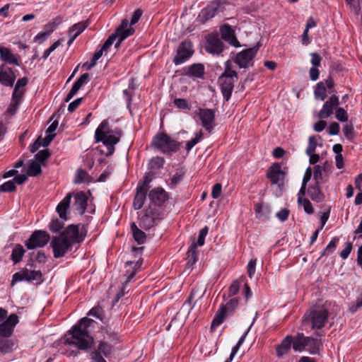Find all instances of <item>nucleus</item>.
Here are the masks:
<instances>
[{
	"instance_id": "1",
	"label": "nucleus",
	"mask_w": 362,
	"mask_h": 362,
	"mask_svg": "<svg viewBox=\"0 0 362 362\" xmlns=\"http://www.w3.org/2000/svg\"><path fill=\"white\" fill-rule=\"evenodd\" d=\"M93 320L87 317H83L77 324L67 332L65 335V344L74 345L81 350L90 349L93 343V338L89 334L88 327Z\"/></svg>"
},
{
	"instance_id": "2",
	"label": "nucleus",
	"mask_w": 362,
	"mask_h": 362,
	"mask_svg": "<svg viewBox=\"0 0 362 362\" xmlns=\"http://www.w3.org/2000/svg\"><path fill=\"white\" fill-rule=\"evenodd\" d=\"M122 136L120 129L112 130L109 128L107 120H103L95 132V138L97 142H103L107 147L106 156H111L115 151V146L119 141Z\"/></svg>"
},
{
	"instance_id": "3",
	"label": "nucleus",
	"mask_w": 362,
	"mask_h": 362,
	"mask_svg": "<svg viewBox=\"0 0 362 362\" xmlns=\"http://www.w3.org/2000/svg\"><path fill=\"white\" fill-rule=\"evenodd\" d=\"M129 21L127 19H123L119 26L116 29L115 32L108 37L105 43L103 45L100 50L95 52L93 56V61H97L103 56V52L107 50L114 42L117 40L115 47L118 48L121 42L129 36L134 33L133 28H128Z\"/></svg>"
},
{
	"instance_id": "4",
	"label": "nucleus",
	"mask_w": 362,
	"mask_h": 362,
	"mask_svg": "<svg viewBox=\"0 0 362 362\" xmlns=\"http://www.w3.org/2000/svg\"><path fill=\"white\" fill-rule=\"evenodd\" d=\"M328 311L325 308L314 307L307 312L303 319L301 329L306 330L308 327L311 329H322L328 320Z\"/></svg>"
},
{
	"instance_id": "5",
	"label": "nucleus",
	"mask_w": 362,
	"mask_h": 362,
	"mask_svg": "<svg viewBox=\"0 0 362 362\" xmlns=\"http://www.w3.org/2000/svg\"><path fill=\"white\" fill-rule=\"evenodd\" d=\"M238 74L232 69L229 62L225 64V70L218 79L220 88L223 96V99L228 101L231 96L235 81H238Z\"/></svg>"
},
{
	"instance_id": "6",
	"label": "nucleus",
	"mask_w": 362,
	"mask_h": 362,
	"mask_svg": "<svg viewBox=\"0 0 362 362\" xmlns=\"http://www.w3.org/2000/svg\"><path fill=\"white\" fill-rule=\"evenodd\" d=\"M152 145L163 153L175 152L180 148V144L168 136L166 134H156Z\"/></svg>"
},
{
	"instance_id": "7",
	"label": "nucleus",
	"mask_w": 362,
	"mask_h": 362,
	"mask_svg": "<svg viewBox=\"0 0 362 362\" xmlns=\"http://www.w3.org/2000/svg\"><path fill=\"white\" fill-rule=\"evenodd\" d=\"M22 281L35 282L36 285H40L43 281L42 274L40 270H30L25 268L13 275L11 284L13 286L15 284Z\"/></svg>"
},
{
	"instance_id": "8",
	"label": "nucleus",
	"mask_w": 362,
	"mask_h": 362,
	"mask_svg": "<svg viewBox=\"0 0 362 362\" xmlns=\"http://www.w3.org/2000/svg\"><path fill=\"white\" fill-rule=\"evenodd\" d=\"M259 48V43L253 47L246 49L242 52H238L235 59L234 62L240 69H247L252 66L253 59L255 57L258 49Z\"/></svg>"
},
{
	"instance_id": "9",
	"label": "nucleus",
	"mask_w": 362,
	"mask_h": 362,
	"mask_svg": "<svg viewBox=\"0 0 362 362\" xmlns=\"http://www.w3.org/2000/svg\"><path fill=\"white\" fill-rule=\"evenodd\" d=\"M50 239L47 232L44 230L34 231L29 239L25 242V246L28 250H33L37 247H42Z\"/></svg>"
},
{
	"instance_id": "10",
	"label": "nucleus",
	"mask_w": 362,
	"mask_h": 362,
	"mask_svg": "<svg viewBox=\"0 0 362 362\" xmlns=\"http://www.w3.org/2000/svg\"><path fill=\"white\" fill-rule=\"evenodd\" d=\"M238 305V300L236 298L230 299L226 305H221L214 317L211 328L214 329L219 326L223 322L227 311L232 312Z\"/></svg>"
},
{
	"instance_id": "11",
	"label": "nucleus",
	"mask_w": 362,
	"mask_h": 362,
	"mask_svg": "<svg viewBox=\"0 0 362 362\" xmlns=\"http://www.w3.org/2000/svg\"><path fill=\"white\" fill-rule=\"evenodd\" d=\"M192 44L190 41L182 42L178 48L177 54L173 59V62L176 64H181L189 59L193 54Z\"/></svg>"
},
{
	"instance_id": "12",
	"label": "nucleus",
	"mask_w": 362,
	"mask_h": 362,
	"mask_svg": "<svg viewBox=\"0 0 362 362\" xmlns=\"http://www.w3.org/2000/svg\"><path fill=\"white\" fill-rule=\"evenodd\" d=\"M197 115L201 120L202 127L209 132H211L215 126V111L211 109L199 108Z\"/></svg>"
},
{
	"instance_id": "13",
	"label": "nucleus",
	"mask_w": 362,
	"mask_h": 362,
	"mask_svg": "<svg viewBox=\"0 0 362 362\" xmlns=\"http://www.w3.org/2000/svg\"><path fill=\"white\" fill-rule=\"evenodd\" d=\"M51 247H52L54 257L59 258L64 256L66 252L71 247V245L61 236H55L52 238L51 241Z\"/></svg>"
},
{
	"instance_id": "14",
	"label": "nucleus",
	"mask_w": 362,
	"mask_h": 362,
	"mask_svg": "<svg viewBox=\"0 0 362 362\" xmlns=\"http://www.w3.org/2000/svg\"><path fill=\"white\" fill-rule=\"evenodd\" d=\"M160 219V214L156 207H148L144 210V215L141 218V226L145 228H151Z\"/></svg>"
},
{
	"instance_id": "15",
	"label": "nucleus",
	"mask_w": 362,
	"mask_h": 362,
	"mask_svg": "<svg viewBox=\"0 0 362 362\" xmlns=\"http://www.w3.org/2000/svg\"><path fill=\"white\" fill-rule=\"evenodd\" d=\"M224 45L217 34H210L206 37V50L213 54H218L223 50Z\"/></svg>"
},
{
	"instance_id": "16",
	"label": "nucleus",
	"mask_w": 362,
	"mask_h": 362,
	"mask_svg": "<svg viewBox=\"0 0 362 362\" xmlns=\"http://www.w3.org/2000/svg\"><path fill=\"white\" fill-rule=\"evenodd\" d=\"M62 238L71 245L79 243L83 240V237L78 233V227L76 225H69L60 235Z\"/></svg>"
},
{
	"instance_id": "17",
	"label": "nucleus",
	"mask_w": 362,
	"mask_h": 362,
	"mask_svg": "<svg viewBox=\"0 0 362 362\" xmlns=\"http://www.w3.org/2000/svg\"><path fill=\"white\" fill-rule=\"evenodd\" d=\"M16 76L11 68L0 66V84L6 87H13Z\"/></svg>"
},
{
	"instance_id": "18",
	"label": "nucleus",
	"mask_w": 362,
	"mask_h": 362,
	"mask_svg": "<svg viewBox=\"0 0 362 362\" xmlns=\"http://www.w3.org/2000/svg\"><path fill=\"white\" fill-rule=\"evenodd\" d=\"M339 104V98L337 95H333L330 96L329 100L324 103L322 108L319 112L318 117L320 119L329 117L332 115L334 108L337 107Z\"/></svg>"
},
{
	"instance_id": "19",
	"label": "nucleus",
	"mask_w": 362,
	"mask_h": 362,
	"mask_svg": "<svg viewBox=\"0 0 362 362\" xmlns=\"http://www.w3.org/2000/svg\"><path fill=\"white\" fill-rule=\"evenodd\" d=\"M321 337L322 334L318 332L311 337H306L305 350L308 351L311 354H318L322 346Z\"/></svg>"
},
{
	"instance_id": "20",
	"label": "nucleus",
	"mask_w": 362,
	"mask_h": 362,
	"mask_svg": "<svg viewBox=\"0 0 362 362\" xmlns=\"http://www.w3.org/2000/svg\"><path fill=\"white\" fill-rule=\"evenodd\" d=\"M220 32L221 38L228 42L230 45L235 47H239L241 46L235 36L234 30L229 25L224 24L221 26Z\"/></svg>"
},
{
	"instance_id": "21",
	"label": "nucleus",
	"mask_w": 362,
	"mask_h": 362,
	"mask_svg": "<svg viewBox=\"0 0 362 362\" xmlns=\"http://www.w3.org/2000/svg\"><path fill=\"white\" fill-rule=\"evenodd\" d=\"M267 176L272 184H277L279 181L284 180L285 173L281 170L279 163H274L269 168Z\"/></svg>"
},
{
	"instance_id": "22",
	"label": "nucleus",
	"mask_w": 362,
	"mask_h": 362,
	"mask_svg": "<svg viewBox=\"0 0 362 362\" xmlns=\"http://www.w3.org/2000/svg\"><path fill=\"white\" fill-rule=\"evenodd\" d=\"M74 199L75 200L73 204V208L79 214H83L86 211L87 206V196L83 192H79L74 194Z\"/></svg>"
},
{
	"instance_id": "23",
	"label": "nucleus",
	"mask_w": 362,
	"mask_h": 362,
	"mask_svg": "<svg viewBox=\"0 0 362 362\" xmlns=\"http://www.w3.org/2000/svg\"><path fill=\"white\" fill-rule=\"evenodd\" d=\"M0 60L6 64L19 66L16 56L8 47L0 46Z\"/></svg>"
},
{
	"instance_id": "24",
	"label": "nucleus",
	"mask_w": 362,
	"mask_h": 362,
	"mask_svg": "<svg viewBox=\"0 0 362 362\" xmlns=\"http://www.w3.org/2000/svg\"><path fill=\"white\" fill-rule=\"evenodd\" d=\"M28 83V78L27 77H23L19 78L14 87V90L12 94L13 99L16 100V103L18 100H21L25 90L23 89Z\"/></svg>"
},
{
	"instance_id": "25",
	"label": "nucleus",
	"mask_w": 362,
	"mask_h": 362,
	"mask_svg": "<svg viewBox=\"0 0 362 362\" xmlns=\"http://www.w3.org/2000/svg\"><path fill=\"white\" fill-rule=\"evenodd\" d=\"M151 201L156 205H161L167 199V194L162 188H156L150 191L148 194Z\"/></svg>"
},
{
	"instance_id": "26",
	"label": "nucleus",
	"mask_w": 362,
	"mask_h": 362,
	"mask_svg": "<svg viewBox=\"0 0 362 362\" xmlns=\"http://www.w3.org/2000/svg\"><path fill=\"white\" fill-rule=\"evenodd\" d=\"M221 5V3L219 1H212L206 8L201 11L199 17L202 18L204 21H207L213 18Z\"/></svg>"
},
{
	"instance_id": "27",
	"label": "nucleus",
	"mask_w": 362,
	"mask_h": 362,
	"mask_svg": "<svg viewBox=\"0 0 362 362\" xmlns=\"http://www.w3.org/2000/svg\"><path fill=\"white\" fill-rule=\"evenodd\" d=\"M89 74L88 73H85L82 74L79 78L74 83L71 90L66 95L65 99L66 102H69L79 90V89L88 81Z\"/></svg>"
},
{
	"instance_id": "28",
	"label": "nucleus",
	"mask_w": 362,
	"mask_h": 362,
	"mask_svg": "<svg viewBox=\"0 0 362 362\" xmlns=\"http://www.w3.org/2000/svg\"><path fill=\"white\" fill-rule=\"evenodd\" d=\"M72 194H67L66 196L62 200L57 206V211L62 219L66 220V211L69 208Z\"/></svg>"
},
{
	"instance_id": "29",
	"label": "nucleus",
	"mask_w": 362,
	"mask_h": 362,
	"mask_svg": "<svg viewBox=\"0 0 362 362\" xmlns=\"http://www.w3.org/2000/svg\"><path fill=\"white\" fill-rule=\"evenodd\" d=\"M86 27L87 23L83 21L74 24L69 31V40L68 45H70Z\"/></svg>"
},
{
	"instance_id": "30",
	"label": "nucleus",
	"mask_w": 362,
	"mask_h": 362,
	"mask_svg": "<svg viewBox=\"0 0 362 362\" xmlns=\"http://www.w3.org/2000/svg\"><path fill=\"white\" fill-rule=\"evenodd\" d=\"M293 341L291 336L286 337L280 344L276 346V352L278 357H283L289 351Z\"/></svg>"
},
{
	"instance_id": "31",
	"label": "nucleus",
	"mask_w": 362,
	"mask_h": 362,
	"mask_svg": "<svg viewBox=\"0 0 362 362\" xmlns=\"http://www.w3.org/2000/svg\"><path fill=\"white\" fill-rule=\"evenodd\" d=\"M308 193L313 201L321 202L325 199V195L320 188V183H315L308 189Z\"/></svg>"
},
{
	"instance_id": "32",
	"label": "nucleus",
	"mask_w": 362,
	"mask_h": 362,
	"mask_svg": "<svg viewBox=\"0 0 362 362\" xmlns=\"http://www.w3.org/2000/svg\"><path fill=\"white\" fill-rule=\"evenodd\" d=\"M147 192L146 188L137 187L133 203L134 209L139 210L141 209L146 200Z\"/></svg>"
},
{
	"instance_id": "33",
	"label": "nucleus",
	"mask_w": 362,
	"mask_h": 362,
	"mask_svg": "<svg viewBox=\"0 0 362 362\" xmlns=\"http://www.w3.org/2000/svg\"><path fill=\"white\" fill-rule=\"evenodd\" d=\"M204 67L202 64H194L187 67L186 75L194 78H203Z\"/></svg>"
},
{
	"instance_id": "34",
	"label": "nucleus",
	"mask_w": 362,
	"mask_h": 362,
	"mask_svg": "<svg viewBox=\"0 0 362 362\" xmlns=\"http://www.w3.org/2000/svg\"><path fill=\"white\" fill-rule=\"evenodd\" d=\"M305 339L306 337H305L303 333H298V334L293 338L292 345L294 351L301 352L305 350Z\"/></svg>"
},
{
	"instance_id": "35",
	"label": "nucleus",
	"mask_w": 362,
	"mask_h": 362,
	"mask_svg": "<svg viewBox=\"0 0 362 362\" xmlns=\"http://www.w3.org/2000/svg\"><path fill=\"white\" fill-rule=\"evenodd\" d=\"M131 229L133 233L134 238L135 241L139 244L141 245L144 243L146 239V236L144 232L138 228L136 225L134 223H132L131 225Z\"/></svg>"
},
{
	"instance_id": "36",
	"label": "nucleus",
	"mask_w": 362,
	"mask_h": 362,
	"mask_svg": "<svg viewBox=\"0 0 362 362\" xmlns=\"http://www.w3.org/2000/svg\"><path fill=\"white\" fill-rule=\"evenodd\" d=\"M41 163L37 160H31L29 162V166L27 170V175L35 177L42 173Z\"/></svg>"
},
{
	"instance_id": "37",
	"label": "nucleus",
	"mask_w": 362,
	"mask_h": 362,
	"mask_svg": "<svg viewBox=\"0 0 362 362\" xmlns=\"http://www.w3.org/2000/svg\"><path fill=\"white\" fill-rule=\"evenodd\" d=\"M187 267L189 269H191L194 264L197 260V245H192L189 249L187 251Z\"/></svg>"
},
{
	"instance_id": "38",
	"label": "nucleus",
	"mask_w": 362,
	"mask_h": 362,
	"mask_svg": "<svg viewBox=\"0 0 362 362\" xmlns=\"http://www.w3.org/2000/svg\"><path fill=\"white\" fill-rule=\"evenodd\" d=\"M314 95L316 100H324L327 97V90L325 85V83L322 81L317 83L315 90Z\"/></svg>"
},
{
	"instance_id": "39",
	"label": "nucleus",
	"mask_w": 362,
	"mask_h": 362,
	"mask_svg": "<svg viewBox=\"0 0 362 362\" xmlns=\"http://www.w3.org/2000/svg\"><path fill=\"white\" fill-rule=\"evenodd\" d=\"M25 250L23 249V246L21 245H16L15 247L12 250V253L11 255V259L14 264H17L20 262L22 259L23 256L24 255Z\"/></svg>"
},
{
	"instance_id": "40",
	"label": "nucleus",
	"mask_w": 362,
	"mask_h": 362,
	"mask_svg": "<svg viewBox=\"0 0 362 362\" xmlns=\"http://www.w3.org/2000/svg\"><path fill=\"white\" fill-rule=\"evenodd\" d=\"M94 351H98L100 355L108 357L112 351V346L107 342L100 341L98 346V349Z\"/></svg>"
},
{
	"instance_id": "41",
	"label": "nucleus",
	"mask_w": 362,
	"mask_h": 362,
	"mask_svg": "<svg viewBox=\"0 0 362 362\" xmlns=\"http://www.w3.org/2000/svg\"><path fill=\"white\" fill-rule=\"evenodd\" d=\"M15 343L11 339H0V351L8 353L13 350Z\"/></svg>"
},
{
	"instance_id": "42",
	"label": "nucleus",
	"mask_w": 362,
	"mask_h": 362,
	"mask_svg": "<svg viewBox=\"0 0 362 362\" xmlns=\"http://www.w3.org/2000/svg\"><path fill=\"white\" fill-rule=\"evenodd\" d=\"M64 226V221L57 218L52 220L49 228L53 233L59 231Z\"/></svg>"
},
{
	"instance_id": "43",
	"label": "nucleus",
	"mask_w": 362,
	"mask_h": 362,
	"mask_svg": "<svg viewBox=\"0 0 362 362\" xmlns=\"http://www.w3.org/2000/svg\"><path fill=\"white\" fill-rule=\"evenodd\" d=\"M202 136L203 134L201 130L199 132L196 133L195 137L187 142V151H190L202 139Z\"/></svg>"
},
{
	"instance_id": "44",
	"label": "nucleus",
	"mask_w": 362,
	"mask_h": 362,
	"mask_svg": "<svg viewBox=\"0 0 362 362\" xmlns=\"http://www.w3.org/2000/svg\"><path fill=\"white\" fill-rule=\"evenodd\" d=\"M88 180V173L82 169H78L75 177V183H81Z\"/></svg>"
},
{
	"instance_id": "45",
	"label": "nucleus",
	"mask_w": 362,
	"mask_h": 362,
	"mask_svg": "<svg viewBox=\"0 0 362 362\" xmlns=\"http://www.w3.org/2000/svg\"><path fill=\"white\" fill-rule=\"evenodd\" d=\"M13 329L11 328V326L6 325V323H1L0 324V336L4 337H10L13 333Z\"/></svg>"
},
{
	"instance_id": "46",
	"label": "nucleus",
	"mask_w": 362,
	"mask_h": 362,
	"mask_svg": "<svg viewBox=\"0 0 362 362\" xmlns=\"http://www.w3.org/2000/svg\"><path fill=\"white\" fill-rule=\"evenodd\" d=\"M49 156L50 153L48 149L42 150L35 154L34 160H37L42 164Z\"/></svg>"
},
{
	"instance_id": "47",
	"label": "nucleus",
	"mask_w": 362,
	"mask_h": 362,
	"mask_svg": "<svg viewBox=\"0 0 362 362\" xmlns=\"http://www.w3.org/2000/svg\"><path fill=\"white\" fill-rule=\"evenodd\" d=\"M343 133L344 136L348 140H351L354 138V127L351 124H346L343 127Z\"/></svg>"
},
{
	"instance_id": "48",
	"label": "nucleus",
	"mask_w": 362,
	"mask_h": 362,
	"mask_svg": "<svg viewBox=\"0 0 362 362\" xmlns=\"http://www.w3.org/2000/svg\"><path fill=\"white\" fill-rule=\"evenodd\" d=\"M16 185L14 180H9L4 182L0 186V190L1 192H13L16 190Z\"/></svg>"
},
{
	"instance_id": "49",
	"label": "nucleus",
	"mask_w": 362,
	"mask_h": 362,
	"mask_svg": "<svg viewBox=\"0 0 362 362\" xmlns=\"http://www.w3.org/2000/svg\"><path fill=\"white\" fill-rule=\"evenodd\" d=\"M317 147V141L315 136H310L308 139V146L306 148V153L310 155L315 151Z\"/></svg>"
},
{
	"instance_id": "50",
	"label": "nucleus",
	"mask_w": 362,
	"mask_h": 362,
	"mask_svg": "<svg viewBox=\"0 0 362 362\" xmlns=\"http://www.w3.org/2000/svg\"><path fill=\"white\" fill-rule=\"evenodd\" d=\"M338 242V239L334 238H333L329 243L327 245L326 248L323 250L322 255H329L331 254L334 250L336 248L337 243Z\"/></svg>"
},
{
	"instance_id": "51",
	"label": "nucleus",
	"mask_w": 362,
	"mask_h": 362,
	"mask_svg": "<svg viewBox=\"0 0 362 362\" xmlns=\"http://www.w3.org/2000/svg\"><path fill=\"white\" fill-rule=\"evenodd\" d=\"M335 116H336V118L340 121V122H347L348 120V115H347V112L346 111L342 108V107H339L337 110H336V113H335Z\"/></svg>"
},
{
	"instance_id": "52",
	"label": "nucleus",
	"mask_w": 362,
	"mask_h": 362,
	"mask_svg": "<svg viewBox=\"0 0 362 362\" xmlns=\"http://www.w3.org/2000/svg\"><path fill=\"white\" fill-rule=\"evenodd\" d=\"M208 233V227L205 226L202 228L199 233V237L197 243H194L193 245H196L197 246H202L204 244V239Z\"/></svg>"
},
{
	"instance_id": "53",
	"label": "nucleus",
	"mask_w": 362,
	"mask_h": 362,
	"mask_svg": "<svg viewBox=\"0 0 362 362\" xmlns=\"http://www.w3.org/2000/svg\"><path fill=\"white\" fill-rule=\"evenodd\" d=\"M240 283L238 281H234L229 287L228 295L230 297L235 296L240 290Z\"/></svg>"
},
{
	"instance_id": "54",
	"label": "nucleus",
	"mask_w": 362,
	"mask_h": 362,
	"mask_svg": "<svg viewBox=\"0 0 362 362\" xmlns=\"http://www.w3.org/2000/svg\"><path fill=\"white\" fill-rule=\"evenodd\" d=\"M174 104L179 108L181 109H190V105H189L187 100L183 98H177L174 100Z\"/></svg>"
},
{
	"instance_id": "55",
	"label": "nucleus",
	"mask_w": 362,
	"mask_h": 362,
	"mask_svg": "<svg viewBox=\"0 0 362 362\" xmlns=\"http://www.w3.org/2000/svg\"><path fill=\"white\" fill-rule=\"evenodd\" d=\"M313 177L315 180V183H320L322 180V167L317 165L314 167Z\"/></svg>"
},
{
	"instance_id": "56",
	"label": "nucleus",
	"mask_w": 362,
	"mask_h": 362,
	"mask_svg": "<svg viewBox=\"0 0 362 362\" xmlns=\"http://www.w3.org/2000/svg\"><path fill=\"white\" fill-rule=\"evenodd\" d=\"M303 206V209L308 214H312L314 212L312 204L308 199H303L301 204Z\"/></svg>"
},
{
	"instance_id": "57",
	"label": "nucleus",
	"mask_w": 362,
	"mask_h": 362,
	"mask_svg": "<svg viewBox=\"0 0 362 362\" xmlns=\"http://www.w3.org/2000/svg\"><path fill=\"white\" fill-rule=\"evenodd\" d=\"M353 245L351 243H346L345 248L340 252V257L343 259H346L352 250Z\"/></svg>"
},
{
	"instance_id": "58",
	"label": "nucleus",
	"mask_w": 362,
	"mask_h": 362,
	"mask_svg": "<svg viewBox=\"0 0 362 362\" xmlns=\"http://www.w3.org/2000/svg\"><path fill=\"white\" fill-rule=\"evenodd\" d=\"M18 322V316L16 314H11L8 316L5 322L3 323H6V325L11 326V328L13 329L14 327Z\"/></svg>"
},
{
	"instance_id": "59",
	"label": "nucleus",
	"mask_w": 362,
	"mask_h": 362,
	"mask_svg": "<svg viewBox=\"0 0 362 362\" xmlns=\"http://www.w3.org/2000/svg\"><path fill=\"white\" fill-rule=\"evenodd\" d=\"M60 45V41L59 40H57V42H55L54 43H53L48 49H47L44 53H43V59H47V57L49 56V54L54 51L55 50V49H57Z\"/></svg>"
},
{
	"instance_id": "60",
	"label": "nucleus",
	"mask_w": 362,
	"mask_h": 362,
	"mask_svg": "<svg viewBox=\"0 0 362 362\" xmlns=\"http://www.w3.org/2000/svg\"><path fill=\"white\" fill-rule=\"evenodd\" d=\"M310 62L313 64V67H318L320 66L322 57L317 53H311Z\"/></svg>"
},
{
	"instance_id": "61",
	"label": "nucleus",
	"mask_w": 362,
	"mask_h": 362,
	"mask_svg": "<svg viewBox=\"0 0 362 362\" xmlns=\"http://www.w3.org/2000/svg\"><path fill=\"white\" fill-rule=\"evenodd\" d=\"M256 262H257V260L255 259H251L248 262L247 272H248V276L250 279L252 278V276L255 272Z\"/></svg>"
},
{
	"instance_id": "62",
	"label": "nucleus",
	"mask_w": 362,
	"mask_h": 362,
	"mask_svg": "<svg viewBox=\"0 0 362 362\" xmlns=\"http://www.w3.org/2000/svg\"><path fill=\"white\" fill-rule=\"evenodd\" d=\"M339 124L337 122H334L330 124L328 129V133L330 135H337L339 132Z\"/></svg>"
},
{
	"instance_id": "63",
	"label": "nucleus",
	"mask_w": 362,
	"mask_h": 362,
	"mask_svg": "<svg viewBox=\"0 0 362 362\" xmlns=\"http://www.w3.org/2000/svg\"><path fill=\"white\" fill-rule=\"evenodd\" d=\"M221 185L216 183L212 188L211 195L214 199H218L221 194Z\"/></svg>"
},
{
	"instance_id": "64",
	"label": "nucleus",
	"mask_w": 362,
	"mask_h": 362,
	"mask_svg": "<svg viewBox=\"0 0 362 362\" xmlns=\"http://www.w3.org/2000/svg\"><path fill=\"white\" fill-rule=\"evenodd\" d=\"M90 357L94 362H106L102 355H100L98 351H92Z\"/></svg>"
}]
</instances>
